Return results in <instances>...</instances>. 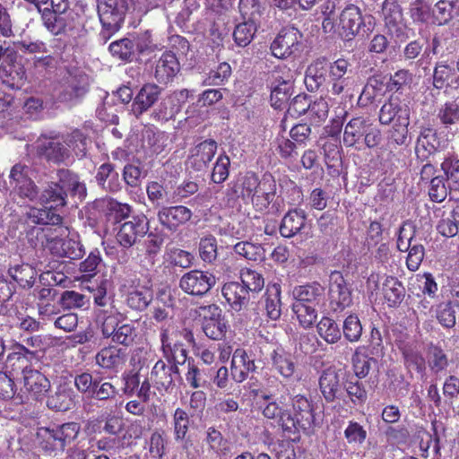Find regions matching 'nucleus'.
<instances>
[{
  "mask_svg": "<svg viewBox=\"0 0 459 459\" xmlns=\"http://www.w3.org/2000/svg\"><path fill=\"white\" fill-rule=\"evenodd\" d=\"M87 139L79 130H74L64 141L65 144L59 138L40 139L38 142L39 152L45 156L48 160L54 162H60L69 156V149H71L76 156H83L86 152Z\"/></svg>",
  "mask_w": 459,
  "mask_h": 459,
  "instance_id": "nucleus-1",
  "label": "nucleus"
},
{
  "mask_svg": "<svg viewBox=\"0 0 459 459\" xmlns=\"http://www.w3.org/2000/svg\"><path fill=\"white\" fill-rule=\"evenodd\" d=\"M58 182L49 185L42 193L43 202H54L52 207L65 205V197L68 194L77 196L80 200L86 196L85 184L81 182L76 174L69 170L61 169L57 173Z\"/></svg>",
  "mask_w": 459,
  "mask_h": 459,
  "instance_id": "nucleus-2",
  "label": "nucleus"
},
{
  "mask_svg": "<svg viewBox=\"0 0 459 459\" xmlns=\"http://www.w3.org/2000/svg\"><path fill=\"white\" fill-rule=\"evenodd\" d=\"M131 3L132 0H99L98 12L104 37H109L121 28Z\"/></svg>",
  "mask_w": 459,
  "mask_h": 459,
  "instance_id": "nucleus-3",
  "label": "nucleus"
},
{
  "mask_svg": "<svg viewBox=\"0 0 459 459\" xmlns=\"http://www.w3.org/2000/svg\"><path fill=\"white\" fill-rule=\"evenodd\" d=\"M271 103L280 108L291 95L293 74L286 65H279L271 73Z\"/></svg>",
  "mask_w": 459,
  "mask_h": 459,
  "instance_id": "nucleus-4",
  "label": "nucleus"
},
{
  "mask_svg": "<svg viewBox=\"0 0 459 459\" xmlns=\"http://www.w3.org/2000/svg\"><path fill=\"white\" fill-rule=\"evenodd\" d=\"M302 34L294 27H285L280 30L271 44V51L277 58H287L299 53L302 48Z\"/></svg>",
  "mask_w": 459,
  "mask_h": 459,
  "instance_id": "nucleus-5",
  "label": "nucleus"
},
{
  "mask_svg": "<svg viewBox=\"0 0 459 459\" xmlns=\"http://www.w3.org/2000/svg\"><path fill=\"white\" fill-rule=\"evenodd\" d=\"M180 333L169 323L161 326L160 342L164 356L175 364H183L186 360V350L179 340Z\"/></svg>",
  "mask_w": 459,
  "mask_h": 459,
  "instance_id": "nucleus-6",
  "label": "nucleus"
},
{
  "mask_svg": "<svg viewBox=\"0 0 459 459\" xmlns=\"http://www.w3.org/2000/svg\"><path fill=\"white\" fill-rule=\"evenodd\" d=\"M216 284V277L208 271L191 270L179 281L181 290L193 296L206 294Z\"/></svg>",
  "mask_w": 459,
  "mask_h": 459,
  "instance_id": "nucleus-7",
  "label": "nucleus"
},
{
  "mask_svg": "<svg viewBox=\"0 0 459 459\" xmlns=\"http://www.w3.org/2000/svg\"><path fill=\"white\" fill-rule=\"evenodd\" d=\"M80 425L76 422H68L48 430L44 448L54 452L55 455L62 453L66 446L72 444L80 432Z\"/></svg>",
  "mask_w": 459,
  "mask_h": 459,
  "instance_id": "nucleus-8",
  "label": "nucleus"
},
{
  "mask_svg": "<svg viewBox=\"0 0 459 459\" xmlns=\"http://www.w3.org/2000/svg\"><path fill=\"white\" fill-rule=\"evenodd\" d=\"M328 295L331 309L334 312L342 311L351 304V292L341 273H331Z\"/></svg>",
  "mask_w": 459,
  "mask_h": 459,
  "instance_id": "nucleus-9",
  "label": "nucleus"
},
{
  "mask_svg": "<svg viewBox=\"0 0 459 459\" xmlns=\"http://www.w3.org/2000/svg\"><path fill=\"white\" fill-rule=\"evenodd\" d=\"M203 330L207 337L212 340H221L228 329L227 321L222 316L221 309L216 305L203 307Z\"/></svg>",
  "mask_w": 459,
  "mask_h": 459,
  "instance_id": "nucleus-10",
  "label": "nucleus"
},
{
  "mask_svg": "<svg viewBox=\"0 0 459 459\" xmlns=\"http://www.w3.org/2000/svg\"><path fill=\"white\" fill-rule=\"evenodd\" d=\"M344 372L330 367L325 369L319 377V387L322 395L327 402H333L342 393Z\"/></svg>",
  "mask_w": 459,
  "mask_h": 459,
  "instance_id": "nucleus-11",
  "label": "nucleus"
},
{
  "mask_svg": "<svg viewBox=\"0 0 459 459\" xmlns=\"http://www.w3.org/2000/svg\"><path fill=\"white\" fill-rule=\"evenodd\" d=\"M364 24L360 9L352 4H348L341 13L338 25V33L345 40L352 39Z\"/></svg>",
  "mask_w": 459,
  "mask_h": 459,
  "instance_id": "nucleus-12",
  "label": "nucleus"
},
{
  "mask_svg": "<svg viewBox=\"0 0 459 459\" xmlns=\"http://www.w3.org/2000/svg\"><path fill=\"white\" fill-rule=\"evenodd\" d=\"M30 169L21 164L14 165L10 172V185L21 197L34 200L37 187L29 177Z\"/></svg>",
  "mask_w": 459,
  "mask_h": 459,
  "instance_id": "nucleus-13",
  "label": "nucleus"
},
{
  "mask_svg": "<svg viewBox=\"0 0 459 459\" xmlns=\"http://www.w3.org/2000/svg\"><path fill=\"white\" fill-rule=\"evenodd\" d=\"M148 231V222L144 217H133L124 222L117 233V242L124 247H130L137 239L143 237Z\"/></svg>",
  "mask_w": 459,
  "mask_h": 459,
  "instance_id": "nucleus-14",
  "label": "nucleus"
},
{
  "mask_svg": "<svg viewBox=\"0 0 459 459\" xmlns=\"http://www.w3.org/2000/svg\"><path fill=\"white\" fill-rule=\"evenodd\" d=\"M47 247L52 254L70 259H79L84 254L82 244L74 238H63L58 236L49 238Z\"/></svg>",
  "mask_w": 459,
  "mask_h": 459,
  "instance_id": "nucleus-15",
  "label": "nucleus"
},
{
  "mask_svg": "<svg viewBox=\"0 0 459 459\" xmlns=\"http://www.w3.org/2000/svg\"><path fill=\"white\" fill-rule=\"evenodd\" d=\"M217 152V143L213 140H205L195 145L188 158V164L196 171L208 167Z\"/></svg>",
  "mask_w": 459,
  "mask_h": 459,
  "instance_id": "nucleus-16",
  "label": "nucleus"
},
{
  "mask_svg": "<svg viewBox=\"0 0 459 459\" xmlns=\"http://www.w3.org/2000/svg\"><path fill=\"white\" fill-rule=\"evenodd\" d=\"M382 13L388 31L397 38L402 37L405 24L402 10L396 0H385L382 5Z\"/></svg>",
  "mask_w": 459,
  "mask_h": 459,
  "instance_id": "nucleus-17",
  "label": "nucleus"
},
{
  "mask_svg": "<svg viewBox=\"0 0 459 459\" xmlns=\"http://www.w3.org/2000/svg\"><path fill=\"white\" fill-rule=\"evenodd\" d=\"M161 89L154 83L144 84L135 95L133 104L132 112L136 117L141 116L150 109L159 100Z\"/></svg>",
  "mask_w": 459,
  "mask_h": 459,
  "instance_id": "nucleus-18",
  "label": "nucleus"
},
{
  "mask_svg": "<svg viewBox=\"0 0 459 459\" xmlns=\"http://www.w3.org/2000/svg\"><path fill=\"white\" fill-rule=\"evenodd\" d=\"M255 369V360L245 350L237 349L233 352L230 371L231 377L235 382L242 383Z\"/></svg>",
  "mask_w": 459,
  "mask_h": 459,
  "instance_id": "nucleus-19",
  "label": "nucleus"
},
{
  "mask_svg": "<svg viewBox=\"0 0 459 459\" xmlns=\"http://www.w3.org/2000/svg\"><path fill=\"white\" fill-rule=\"evenodd\" d=\"M0 80L11 89H21L26 82V71L22 64L15 61L0 65Z\"/></svg>",
  "mask_w": 459,
  "mask_h": 459,
  "instance_id": "nucleus-20",
  "label": "nucleus"
},
{
  "mask_svg": "<svg viewBox=\"0 0 459 459\" xmlns=\"http://www.w3.org/2000/svg\"><path fill=\"white\" fill-rule=\"evenodd\" d=\"M292 408L294 415H291L294 430L299 427L301 429L310 428L315 421L310 402L303 395L298 394L292 398Z\"/></svg>",
  "mask_w": 459,
  "mask_h": 459,
  "instance_id": "nucleus-21",
  "label": "nucleus"
},
{
  "mask_svg": "<svg viewBox=\"0 0 459 459\" xmlns=\"http://www.w3.org/2000/svg\"><path fill=\"white\" fill-rule=\"evenodd\" d=\"M191 217V210L183 205L165 207L158 213L160 222L169 230L178 229L187 222Z\"/></svg>",
  "mask_w": 459,
  "mask_h": 459,
  "instance_id": "nucleus-22",
  "label": "nucleus"
},
{
  "mask_svg": "<svg viewBox=\"0 0 459 459\" xmlns=\"http://www.w3.org/2000/svg\"><path fill=\"white\" fill-rule=\"evenodd\" d=\"M180 66L174 53L164 52L156 62L154 77L160 83H168L179 72Z\"/></svg>",
  "mask_w": 459,
  "mask_h": 459,
  "instance_id": "nucleus-23",
  "label": "nucleus"
},
{
  "mask_svg": "<svg viewBox=\"0 0 459 459\" xmlns=\"http://www.w3.org/2000/svg\"><path fill=\"white\" fill-rule=\"evenodd\" d=\"M95 360L102 368L118 370L126 361V351L117 346L105 347L96 354Z\"/></svg>",
  "mask_w": 459,
  "mask_h": 459,
  "instance_id": "nucleus-24",
  "label": "nucleus"
},
{
  "mask_svg": "<svg viewBox=\"0 0 459 459\" xmlns=\"http://www.w3.org/2000/svg\"><path fill=\"white\" fill-rule=\"evenodd\" d=\"M177 375L178 368L176 365H167L163 360H158L151 372V380L159 390L168 391L173 386Z\"/></svg>",
  "mask_w": 459,
  "mask_h": 459,
  "instance_id": "nucleus-25",
  "label": "nucleus"
},
{
  "mask_svg": "<svg viewBox=\"0 0 459 459\" xmlns=\"http://www.w3.org/2000/svg\"><path fill=\"white\" fill-rule=\"evenodd\" d=\"M39 202L44 206L43 208L30 207L27 212L30 221L36 224L58 225L61 223L62 218L56 211L57 207L51 205L54 202H43L42 194L39 196Z\"/></svg>",
  "mask_w": 459,
  "mask_h": 459,
  "instance_id": "nucleus-26",
  "label": "nucleus"
},
{
  "mask_svg": "<svg viewBox=\"0 0 459 459\" xmlns=\"http://www.w3.org/2000/svg\"><path fill=\"white\" fill-rule=\"evenodd\" d=\"M114 319L107 318L102 325V333L106 337H112V341L123 345H129L135 336V330L130 324H124L114 327Z\"/></svg>",
  "mask_w": 459,
  "mask_h": 459,
  "instance_id": "nucleus-27",
  "label": "nucleus"
},
{
  "mask_svg": "<svg viewBox=\"0 0 459 459\" xmlns=\"http://www.w3.org/2000/svg\"><path fill=\"white\" fill-rule=\"evenodd\" d=\"M262 413L264 418L273 420L278 427L285 431L294 430V421L291 415L283 410L276 402H269L262 407Z\"/></svg>",
  "mask_w": 459,
  "mask_h": 459,
  "instance_id": "nucleus-28",
  "label": "nucleus"
},
{
  "mask_svg": "<svg viewBox=\"0 0 459 459\" xmlns=\"http://www.w3.org/2000/svg\"><path fill=\"white\" fill-rule=\"evenodd\" d=\"M303 103L304 108L299 110V114L305 113L307 110L315 123H321L326 119L329 112V105L325 99H318L313 103L307 100L306 96H297L294 99V106Z\"/></svg>",
  "mask_w": 459,
  "mask_h": 459,
  "instance_id": "nucleus-29",
  "label": "nucleus"
},
{
  "mask_svg": "<svg viewBox=\"0 0 459 459\" xmlns=\"http://www.w3.org/2000/svg\"><path fill=\"white\" fill-rule=\"evenodd\" d=\"M329 72L328 63L325 59H317L307 66L305 75L307 88L316 91L325 82L326 74Z\"/></svg>",
  "mask_w": 459,
  "mask_h": 459,
  "instance_id": "nucleus-30",
  "label": "nucleus"
},
{
  "mask_svg": "<svg viewBox=\"0 0 459 459\" xmlns=\"http://www.w3.org/2000/svg\"><path fill=\"white\" fill-rule=\"evenodd\" d=\"M368 127V120L362 117L351 118L344 126L343 143L347 147H355L360 143Z\"/></svg>",
  "mask_w": 459,
  "mask_h": 459,
  "instance_id": "nucleus-31",
  "label": "nucleus"
},
{
  "mask_svg": "<svg viewBox=\"0 0 459 459\" xmlns=\"http://www.w3.org/2000/svg\"><path fill=\"white\" fill-rule=\"evenodd\" d=\"M403 110H406L407 117H410L411 108L409 104L401 101L398 98L391 97L380 108L379 121L383 125H389L394 120H400L401 112H403Z\"/></svg>",
  "mask_w": 459,
  "mask_h": 459,
  "instance_id": "nucleus-32",
  "label": "nucleus"
},
{
  "mask_svg": "<svg viewBox=\"0 0 459 459\" xmlns=\"http://www.w3.org/2000/svg\"><path fill=\"white\" fill-rule=\"evenodd\" d=\"M22 373L24 386L27 391L37 396L48 392L50 383L43 374L31 368H25Z\"/></svg>",
  "mask_w": 459,
  "mask_h": 459,
  "instance_id": "nucleus-33",
  "label": "nucleus"
},
{
  "mask_svg": "<svg viewBox=\"0 0 459 459\" xmlns=\"http://www.w3.org/2000/svg\"><path fill=\"white\" fill-rule=\"evenodd\" d=\"M221 292L227 302L235 310H240L242 306L248 300L247 288L236 281L225 283Z\"/></svg>",
  "mask_w": 459,
  "mask_h": 459,
  "instance_id": "nucleus-34",
  "label": "nucleus"
},
{
  "mask_svg": "<svg viewBox=\"0 0 459 459\" xmlns=\"http://www.w3.org/2000/svg\"><path fill=\"white\" fill-rule=\"evenodd\" d=\"M324 294V287L317 283L297 286L292 290L295 302L316 305Z\"/></svg>",
  "mask_w": 459,
  "mask_h": 459,
  "instance_id": "nucleus-35",
  "label": "nucleus"
},
{
  "mask_svg": "<svg viewBox=\"0 0 459 459\" xmlns=\"http://www.w3.org/2000/svg\"><path fill=\"white\" fill-rule=\"evenodd\" d=\"M306 215L303 211H290L282 219L280 232L284 238H291L305 226Z\"/></svg>",
  "mask_w": 459,
  "mask_h": 459,
  "instance_id": "nucleus-36",
  "label": "nucleus"
},
{
  "mask_svg": "<svg viewBox=\"0 0 459 459\" xmlns=\"http://www.w3.org/2000/svg\"><path fill=\"white\" fill-rule=\"evenodd\" d=\"M437 143L436 133L431 128H423L417 139L415 153L422 160H427L436 151Z\"/></svg>",
  "mask_w": 459,
  "mask_h": 459,
  "instance_id": "nucleus-37",
  "label": "nucleus"
},
{
  "mask_svg": "<svg viewBox=\"0 0 459 459\" xmlns=\"http://www.w3.org/2000/svg\"><path fill=\"white\" fill-rule=\"evenodd\" d=\"M276 193L275 180L271 175H264L260 180L254 204L260 210L266 208L273 200Z\"/></svg>",
  "mask_w": 459,
  "mask_h": 459,
  "instance_id": "nucleus-38",
  "label": "nucleus"
},
{
  "mask_svg": "<svg viewBox=\"0 0 459 459\" xmlns=\"http://www.w3.org/2000/svg\"><path fill=\"white\" fill-rule=\"evenodd\" d=\"M384 298L389 307H397L404 298L405 290L402 283L394 277L387 276L382 288Z\"/></svg>",
  "mask_w": 459,
  "mask_h": 459,
  "instance_id": "nucleus-39",
  "label": "nucleus"
},
{
  "mask_svg": "<svg viewBox=\"0 0 459 459\" xmlns=\"http://www.w3.org/2000/svg\"><path fill=\"white\" fill-rule=\"evenodd\" d=\"M398 348L402 351L405 364L408 368H411L420 371L424 368V359L416 349V343L412 340L408 342L399 341Z\"/></svg>",
  "mask_w": 459,
  "mask_h": 459,
  "instance_id": "nucleus-40",
  "label": "nucleus"
},
{
  "mask_svg": "<svg viewBox=\"0 0 459 459\" xmlns=\"http://www.w3.org/2000/svg\"><path fill=\"white\" fill-rule=\"evenodd\" d=\"M10 276L22 288H30L35 281L37 272L29 264H22L9 268Z\"/></svg>",
  "mask_w": 459,
  "mask_h": 459,
  "instance_id": "nucleus-41",
  "label": "nucleus"
},
{
  "mask_svg": "<svg viewBox=\"0 0 459 459\" xmlns=\"http://www.w3.org/2000/svg\"><path fill=\"white\" fill-rule=\"evenodd\" d=\"M319 336L327 343H336L342 337L337 323L327 316L322 317L316 325Z\"/></svg>",
  "mask_w": 459,
  "mask_h": 459,
  "instance_id": "nucleus-42",
  "label": "nucleus"
},
{
  "mask_svg": "<svg viewBox=\"0 0 459 459\" xmlns=\"http://www.w3.org/2000/svg\"><path fill=\"white\" fill-rule=\"evenodd\" d=\"M273 365L275 369L283 377H290L295 371V364L290 354L283 350H275L272 354Z\"/></svg>",
  "mask_w": 459,
  "mask_h": 459,
  "instance_id": "nucleus-43",
  "label": "nucleus"
},
{
  "mask_svg": "<svg viewBox=\"0 0 459 459\" xmlns=\"http://www.w3.org/2000/svg\"><path fill=\"white\" fill-rule=\"evenodd\" d=\"M134 44L135 53L140 55H150L160 49L159 45L154 41L152 32L149 30L140 31L132 36Z\"/></svg>",
  "mask_w": 459,
  "mask_h": 459,
  "instance_id": "nucleus-44",
  "label": "nucleus"
},
{
  "mask_svg": "<svg viewBox=\"0 0 459 459\" xmlns=\"http://www.w3.org/2000/svg\"><path fill=\"white\" fill-rule=\"evenodd\" d=\"M108 49L114 57L121 61H132L135 55L134 44L129 38L112 42Z\"/></svg>",
  "mask_w": 459,
  "mask_h": 459,
  "instance_id": "nucleus-45",
  "label": "nucleus"
},
{
  "mask_svg": "<svg viewBox=\"0 0 459 459\" xmlns=\"http://www.w3.org/2000/svg\"><path fill=\"white\" fill-rule=\"evenodd\" d=\"M152 300V291L146 287L137 288L127 294L126 304L133 309L143 310Z\"/></svg>",
  "mask_w": 459,
  "mask_h": 459,
  "instance_id": "nucleus-46",
  "label": "nucleus"
},
{
  "mask_svg": "<svg viewBox=\"0 0 459 459\" xmlns=\"http://www.w3.org/2000/svg\"><path fill=\"white\" fill-rule=\"evenodd\" d=\"M292 310L297 316L300 325L304 328L311 327L317 319L316 305L295 302L292 305Z\"/></svg>",
  "mask_w": 459,
  "mask_h": 459,
  "instance_id": "nucleus-47",
  "label": "nucleus"
},
{
  "mask_svg": "<svg viewBox=\"0 0 459 459\" xmlns=\"http://www.w3.org/2000/svg\"><path fill=\"white\" fill-rule=\"evenodd\" d=\"M47 403L50 409L61 411H67L74 404L72 391L65 387H59L54 394L48 397Z\"/></svg>",
  "mask_w": 459,
  "mask_h": 459,
  "instance_id": "nucleus-48",
  "label": "nucleus"
},
{
  "mask_svg": "<svg viewBox=\"0 0 459 459\" xmlns=\"http://www.w3.org/2000/svg\"><path fill=\"white\" fill-rule=\"evenodd\" d=\"M410 13L415 22L434 25L433 10L423 0H415L411 5Z\"/></svg>",
  "mask_w": 459,
  "mask_h": 459,
  "instance_id": "nucleus-49",
  "label": "nucleus"
},
{
  "mask_svg": "<svg viewBox=\"0 0 459 459\" xmlns=\"http://www.w3.org/2000/svg\"><path fill=\"white\" fill-rule=\"evenodd\" d=\"M456 0H439L432 8L434 25H444L453 18Z\"/></svg>",
  "mask_w": 459,
  "mask_h": 459,
  "instance_id": "nucleus-50",
  "label": "nucleus"
},
{
  "mask_svg": "<svg viewBox=\"0 0 459 459\" xmlns=\"http://www.w3.org/2000/svg\"><path fill=\"white\" fill-rule=\"evenodd\" d=\"M280 294L281 290L278 285H273L267 289L265 310L267 316L273 320H277L281 314Z\"/></svg>",
  "mask_w": 459,
  "mask_h": 459,
  "instance_id": "nucleus-51",
  "label": "nucleus"
},
{
  "mask_svg": "<svg viewBox=\"0 0 459 459\" xmlns=\"http://www.w3.org/2000/svg\"><path fill=\"white\" fill-rule=\"evenodd\" d=\"M255 31L256 22L246 20L235 28L233 33L235 42L240 47L247 46L252 41Z\"/></svg>",
  "mask_w": 459,
  "mask_h": 459,
  "instance_id": "nucleus-52",
  "label": "nucleus"
},
{
  "mask_svg": "<svg viewBox=\"0 0 459 459\" xmlns=\"http://www.w3.org/2000/svg\"><path fill=\"white\" fill-rule=\"evenodd\" d=\"M241 285L247 288V292L260 291L264 285L263 276L250 268H244L240 273Z\"/></svg>",
  "mask_w": 459,
  "mask_h": 459,
  "instance_id": "nucleus-53",
  "label": "nucleus"
},
{
  "mask_svg": "<svg viewBox=\"0 0 459 459\" xmlns=\"http://www.w3.org/2000/svg\"><path fill=\"white\" fill-rule=\"evenodd\" d=\"M166 259L175 266L189 268L193 264L194 255L186 250L177 247H167Z\"/></svg>",
  "mask_w": 459,
  "mask_h": 459,
  "instance_id": "nucleus-54",
  "label": "nucleus"
},
{
  "mask_svg": "<svg viewBox=\"0 0 459 459\" xmlns=\"http://www.w3.org/2000/svg\"><path fill=\"white\" fill-rule=\"evenodd\" d=\"M362 325L359 318L355 315H350L343 321L342 331L345 339L351 342L359 341L362 334Z\"/></svg>",
  "mask_w": 459,
  "mask_h": 459,
  "instance_id": "nucleus-55",
  "label": "nucleus"
},
{
  "mask_svg": "<svg viewBox=\"0 0 459 459\" xmlns=\"http://www.w3.org/2000/svg\"><path fill=\"white\" fill-rule=\"evenodd\" d=\"M400 120H396L391 133V139L397 144L403 145L408 138V126L410 124V117H407L406 110L402 111Z\"/></svg>",
  "mask_w": 459,
  "mask_h": 459,
  "instance_id": "nucleus-56",
  "label": "nucleus"
},
{
  "mask_svg": "<svg viewBox=\"0 0 459 459\" xmlns=\"http://www.w3.org/2000/svg\"><path fill=\"white\" fill-rule=\"evenodd\" d=\"M234 250L238 255L253 261L261 259L264 253L263 247L260 245L247 241L237 243L234 246Z\"/></svg>",
  "mask_w": 459,
  "mask_h": 459,
  "instance_id": "nucleus-57",
  "label": "nucleus"
},
{
  "mask_svg": "<svg viewBox=\"0 0 459 459\" xmlns=\"http://www.w3.org/2000/svg\"><path fill=\"white\" fill-rule=\"evenodd\" d=\"M459 212L454 211L449 216L441 219L437 225L438 232L446 238L454 237L458 232Z\"/></svg>",
  "mask_w": 459,
  "mask_h": 459,
  "instance_id": "nucleus-58",
  "label": "nucleus"
},
{
  "mask_svg": "<svg viewBox=\"0 0 459 459\" xmlns=\"http://www.w3.org/2000/svg\"><path fill=\"white\" fill-rule=\"evenodd\" d=\"M437 117L446 126L458 123L459 105L455 101L446 102L440 108Z\"/></svg>",
  "mask_w": 459,
  "mask_h": 459,
  "instance_id": "nucleus-59",
  "label": "nucleus"
},
{
  "mask_svg": "<svg viewBox=\"0 0 459 459\" xmlns=\"http://www.w3.org/2000/svg\"><path fill=\"white\" fill-rule=\"evenodd\" d=\"M412 289H419L422 294L432 297L437 290V284L430 273L418 274L411 282Z\"/></svg>",
  "mask_w": 459,
  "mask_h": 459,
  "instance_id": "nucleus-60",
  "label": "nucleus"
},
{
  "mask_svg": "<svg viewBox=\"0 0 459 459\" xmlns=\"http://www.w3.org/2000/svg\"><path fill=\"white\" fill-rule=\"evenodd\" d=\"M230 158L226 154H221L214 164L212 172V180L216 184L224 182L229 177Z\"/></svg>",
  "mask_w": 459,
  "mask_h": 459,
  "instance_id": "nucleus-61",
  "label": "nucleus"
},
{
  "mask_svg": "<svg viewBox=\"0 0 459 459\" xmlns=\"http://www.w3.org/2000/svg\"><path fill=\"white\" fill-rule=\"evenodd\" d=\"M199 253L204 262H213L217 257V242L215 238L209 236L202 238L199 244Z\"/></svg>",
  "mask_w": 459,
  "mask_h": 459,
  "instance_id": "nucleus-62",
  "label": "nucleus"
},
{
  "mask_svg": "<svg viewBox=\"0 0 459 459\" xmlns=\"http://www.w3.org/2000/svg\"><path fill=\"white\" fill-rule=\"evenodd\" d=\"M174 432L177 440H181L185 437L189 425V419L187 413L180 408H178L173 415Z\"/></svg>",
  "mask_w": 459,
  "mask_h": 459,
  "instance_id": "nucleus-63",
  "label": "nucleus"
},
{
  "mask_svg": "<svg viewBox=\"0 0 459 459\" xmlns=\"http://www.w3.org/2000/svg\"><path fill=\"white\" fill-rule=\"evenodd\" d=\"M60 301L66 308H80L89 303V299L74 290H65L63 292Z\"/></svg>",
  "mask_w": 459,
  "mask_h": 459,
  "instance_id": "nucleus-64",
  "label": "nucleus"
}]
</instances>
